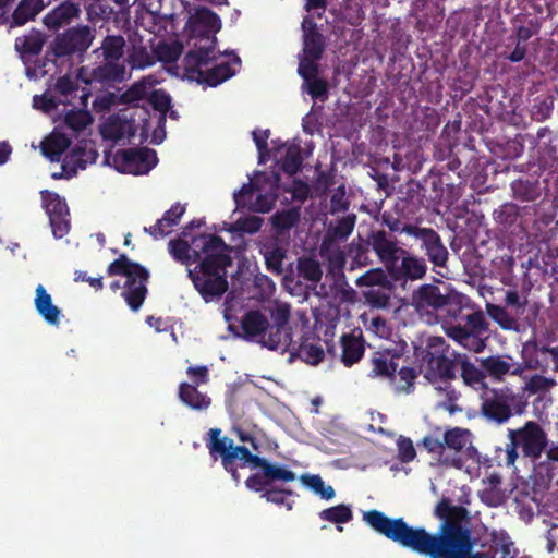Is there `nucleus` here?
Wrapping results in <instances>:
<instances>
[{
    "mask_svg": "<svg viewBox=\"0 0 558 558\" xmlns=\"http://www.w3.org/2000/svg\"><path fill=\"white\" fill-rule=\"evenodd\" d=\"M509 444L506 446L507 465H513L521 450L524 458L533 461L541 458L548 447V437L545 429L535 421H527L523 426L508 429Z\"/></svg>",
    "mask_w": 558,
    "mask_h": 558,
    "instance_id": "nucleus-7",
    "label": "nucleus"
},
{
    "mask_svg": "<svg viewBox=\"0 0 558 558\" xmlns=\"http://www.w3.org/2000/svg\"><path fill=\"white\" fill-rule=\"evenodd\" d=\"M270 179H274L276 183L280 181V177L278 173L258 172L256 174V180L254 182L243 184V186L236 193H234V202L236 204V207H244L246 205L245 198L247 196L251 197L253 193L256 191H262L263 187L260 184L265 183L266 180Z\"/></svg>",
    "mask_w": 558,
    "mask_h": 558,
    "instance_id": "nucleus-43",
    "label": "nucleus"
},
{
    "mask_svg": "<svg viewBox=\"0 0 558 558\" xmlns=\"http://www.w3.org/2000/svg\"><path fill=\"white\" fill-rule=\"evenodd\" d=\"M418 376V372L414 367L402 366L398 371L399 384L396 387L398 392L409 393L414 388V381Z\"/></svg>",
    "mask_w": 558,
    "mask_h": 558,
    "instance_id": "nucleus-64",
    "label": "nucleus"
},
{
    "mask_svg": "<svg viewBox=\"0 0 558 558\" xmlns=\"http://www.w3.org/2000/svg\"><path fill=\"white\" fill-rule=\"evenodd\" d=\"M123 68L114 64V62H107L102 66L93 70V77L102 82H114L122 78Z\"/></svg>",
    "mask_w": 558,
    "mask_h": 558,
    "instance_id": "nucleus-62",
    "label": "nucleus"
},
{
    "mask_svg": "<svg viewBox=\"0 0 558 558\" xmlns=\"http://www.w3.org/2000/svg\"><path fill=\"white\" fill-rule=\"evenodd\" d=\"M290 350L295 351L294 354L311 365H318L325 356L323 347L319 340L312 337L310 333L302 336L300 343L295 347L293 342Z\"/></svg>",
    "mask_w": 558,
    "mask_h": 558,
    "instance_id": "nucleus-31",
    "label": "nucleus"
},
{
    "mask_svg": "<svg viewBox=\"0 0 558 558\" xmlns=\"http://www.w3.org/2000/svg\"><path fill=\"white\" fill-rule=\"evenodd\" d=\"M414 353L420 362L421 372L430 384L458 378L457 363L461 353L451 349L442 337H429L426 345L415 348Z\"/></svg>",
    "mask_w": 558,
    "mask_h": 558,
    "instance_id": "nucleus-4",
    "label": "nucleus"
},
{
    "mask_svg": "<svg viewBox=\"0 0 558 558\" xmlns=\"http://www.w3.org/2000/svg\"><path fill=\"white\" fill-rule=\"evenodd\" d=\"M417 446L424 448L428 453L434 454L436 464L438 465L456 468L458 470L463 468V463L458 460V458H454V456H447L442 438L436 437L434 435H426L417 444Z\"/></svg>",
    "mask_w": 558,
    "mask_h": 558,
    "instance_id": "nucleus-29",
    "label": "nucleus"
},
{
    "mask_svg": "<svg viewBox=\"0 0 558 558\" xmlns=\"http://www.w3.org/2000/svg\"><path fill=\"white\" fill-rule=\"evenodd\" d=\"M512 195L522 202H534L539 195V185L536 180L518 179L511 184Z\"/></svg>",
    "mask_w": 558,
    "mask_h": 558,
    "instance_id": "nucleus-46",
    "label": "nucleus"
},
{
    "mask_svg": "<svg viewBox=\"0 0 558 558\" xmlns=\"http://www.w3.org/2000/svg\"><path fill=\"white\" fill-rule=\"evenodd\" d=\"M259 253L264 256L266 269L272 275L283 272V260L287 258V250L279 244L277 239H267L259 243Z\"/></svg>",
    "mask_w": 558,
    "mask_h": 558,
    "instance_id": "nucleus-24",
    "label": "nucleus"
},
{
    "mask_svg": "<svg viewBox=\"0 0 558 558\" xmlns=\"http://www.w3.org/2000/svg\"><path fill=\"white\" fill-rule=\"evenodd\" d=\"M266 182L270 183L271 192L265 193V194H262V193L258 194L256 202L253 205V210H255L257 213H268L272 208L275 201L277 198V195H278L277 192H278V183L279 182L276 183L274 179L266 180Z\"/></svg>",
    "mask_w": 558,
    "mask_h": 558,
    "instance_id": "nucleus-61",
    "label": "nucleus"
},
{
    "mask_svg": "<svg viewBox=\"0 0 558 558\" xmlns=\"http://www.w3.org/2000/svg\"><path fill=\"white\" fill-rule=\"evenodd\" d=\"M108 162L121 173L147 174L158 162L157 153L148 147L118 149Z\"/></svg>",
    "mask_w": 558,
    "mask_h": 558,
    "instance_id": "nucleus-9",
    "label": "nucleus"
},
{
    "mask_svg": "<svg viewBox=\"0 0 558 558\" xmlns=\"http://www.w3.org/2000/svg\"><path fill=\"white\" fill-rule=\"evenodd\" d=\"M318 517L323 521H327L337 524L338 531H342L340 524L350 522L353 519V512L351 506L345 504H339L322 510Z\"/></svg>",
    "mask_w": 558,
    "mask_h": 558,
    "instance_id": "nucleus-45",
    "label": "nucleus"
},
{
    "mask_svg": "<svg viewBox=\"0 0 558 558\" xmlns=\"http://www.w3.org/2000/svg\"><path fill=\"white\" fill-rule=\"evenodd\" d=\"M410 231L411 234L409 238L414 240L418 248L424 253L427 260L430 262L434 267H447L449 252L444 244L441 236L435 229L415 225V227L410 229Z\"/></svg>",
    "mask_w": 558,
    "mask_h": 558,
    "instance_id": "nucleus-12",
    "label": "nucleus"
},
{
    "mask_svg": "<svg viewBox=\"0 0 558 558\" xmlns=\"http://www.w3.org/2000/svg\"><path fill=\"white\" fill-rule=\"evenodd\" d=\"M305 90L314 100L325 101L328 98V82L324 77H316L302 84Z\"/></svg>",
    "mask_w": 558,
    "mask_h": 558,
    "instance_id": "nucleus-60",
    "label": "nucleus"
},
{
    "mask_svg": "<svg viewBox=\"0 0 558 558\" xmlns=\"http://www.w3.org/2000/svg\"><path fill=\"white\" fill-rule=\"evenodd\" d=\"M413 305L417 311H438L450 303L449 295L440 292L435 284H423L412 295Z\"/></svg>",
    "mask_w": 558,
    "mask_h": 558,
    "instance_id": "nucleus-18",
    "label": "nucleus"
},
{
    "mask_svg": "<svg viewBox=\"0 0 558 558\" xmlns=\"http://www.w3.org/2000/svg\"><path fill=\"white\" fill-rule=\"evenodd\" d=\"M524 393L510 389H487L482 397L481 412L485 418L504 424L513 415H521L527 407Z\"/></svg>",
    "mask_w": 558,
    "mask_h": 558,
    "instance_id": "nucleus-8",
    "label": "nucleus"
},
{
    "mask_svg": "<svg viewBox=\"0 0 558 558\" xmlns=\"http://www.w3.org/2000/svg\"><path fill=\"white\" fill-rule=\"evenodd\" d=\"M395 280H420L426 276V258L416 256L404 250L400 253V259L387 269Z\"/></svg>",
    "mask_w": 558,
    "mask_h": 558,
    "instance_id": "nucleus-15",
    "label": "nucleus"
},
{
    "mask_svg": "<svg viewBox=\"0 0 558 558\" xmlns=\"http://www.w3.org/2000/svg\"><path fill=\"white\" fill-rule=\"evenodd\" d=\"M80 13L78 7L70 1L62 2L44 17V24L50 29H58L76 17Z\"/></svg>",
    "mask_w": 558,
    "mask_h": 558,
    "instance_id": "nucleus-35",
    "label": "nucleus"
},
{
    "mask_svg": "<svg viewBox=\"0 0 558 558\" xmlns=\"http://www.w3.org/2000/svg\"><path fill=\"white\" fill-rule=\"evenodd\" d=\"M93 40L94 35L87 25L71 27L56 36L51 44V51L57 58L83 56Z\"/></svg>",
    "mask_w": 558,
    "mask_h": 558,
    "instance_id": "nucleus-10",
    "label": "nucleus"
},
{
    "mask_svg": "<svg viewBox=\"0 0 558 558\" xmlns=\"http://www.w3.org/2000/svg\"><path fill=\"white\" fill-rule=\"evenodd\" d=\"M369 248L368 240L364 242L361 238L357 241L353 240L348 245V257L351 259L350 268H361L372 264V259L369 257Z\"/></svg>",
    "mask_w": 558,
    "mask_h": 558,
    "instance_id": "nucleus-44",
    "label": "nucleus"
},
{
    "mask_svg": "<svg viewBox=\"0 0 558 558\" xmlns=\"http://www.w3.org/2000/svg\"><path fill=\"white\" fill-rule=\"evenodd\" d=\"M78 90V84L75 80L70 77L69 75L61 76L57 80L53 92L59 94V100H62L61 104H70V98H73L74 94Z\"/></svg>",
    "mask_w": 558,
    "mask_h": 558,
    "instance_id": "nucleus-59",
    "label": "nucleus"
},
{
    "mask_svg": "<svg viewBox=\"0 0 558 558\" xmlns=\"http://www.w3.org/2000/svg\"><path fill=\"white\" fill-rule=\"evenodd\" d=\"M194 259L199 263L189 269L187 276L206 302L220 299L228 290L227 268L232 265V247L217 234L203 233L192 239Z\"/></svg>",
    "mask_w": 558,
    "mask_h": 558,
    "instance_id": "nucleus-3",
    "label": "nucleus"
},
{
    "mask_svg": "<svg viewBox=\"0 0 558 558\" xmlns=\"http://www.w3.org/2000/svg\"><path fill=\"white\" fill-rule=\"evenodd\" d=\"M296 277L299 282L301 280L305 281L307 288H316L323 277L320 264L312 257H299L296 260Z\"/></svg>",
    "mask_w": 558,
    "mask_h": 558,
    "instance_id": "nucleus-36",
    "label": "nucleus"
},
{
    "mask_svg": "<svg viewBox=\"0 0 558 558\" xmlns=\"http://www.w3.org/2000/svg\"><path fill=\"white\" fill-rule=\"evenodd\" d=\"M93 122V117L87 110H70L64 117L65 125L74 132L85 130Z\"/></svg>",
    "mask_w": 558,
    "mask_h": 558,
    "instance_id": "nucleus-58",
    "label": "nucleus"
},
{
    "mask_svg": "<svg viewBox=\"0 0 558 558\" xmlns=\"http://www.w3.org/2000/svg\"><path fill=\"white\" fill-rule=\"evenodd\" d=\"M303 35V56L312 59H322L326 48L325 37L318 32L316 23L304 19L302 23Z\"/></svg>",
    "mask_w": 558,
    "mask_h": 558,
    "instance_id": "nucleus-22",
    "label": "nucleus"
},
{
    "mask_svg": "<svg viewBox=\"0 0 558 558\" xmlns=\"http://www.w3.org/2000/svg\"><path fill=\"white\" fill-rule=\"evenodd\" d=\"M34 305L37 313L52 326L60 324L61 310L52 303L51 295L43 284H38L35 290Z\"/></svg>",
    "mask_w": 558,
    "mask_h": 558,
    "instance_id": "nucleus-30",
    "label": "nucleus"
},
{
    "mask_svg": "<svg viewBox=\"0 0 558 558\" xmlns=\"http://www.w3.org/2000/svg\"><path fill=\"white\" fill-rule=\"evenodd\" d=\"M260 344L269 350H290L293 344L292 328L279 327L269 323V328Z\"/></svg>",
    "mask_w": 558,
    "mask_h": 558,
    "instance_id": "nucleus-37",
    "label": "nucleus"
},
{
    "mask_svg": "<svg viewBox=\"0 0 558 558\" xmlns=\"http://www.w3.org/2000/svg\"><path fill=\"white\" fill-rule=\"evenodd\" d=\"M414 10L416 11L415 28L421 33L437 28L445 16L444 7L428 0H416Z\"/></svg>",
    "mask_w": 558,
    "mask_h": 558,
    "instance_id": "nucleus-17",
    "label": "nucleus"
},
{
    "mask_svg": "<svg viewBox=\"0 0 558 558\" xmlns=\"http://www.w3.org/2000/svg\"><path fill=\"white\" fill-rule=\"evenodd\" d=\"M465 517V508L452 506L449 520L442 521L435 533L411 526L403 518H389L376 509L365 511L363 521L378 534L427 558H496L489 551H473L472 534L462 525ZM510 546L502 545V558L510 555Z\"/></svg>",
    "mask_w": 558,
    "mask_h": 558,
    "instance_id": "nucleus-1",
    "label": "nucleus"
},
{
    "mask_svg": "<svg viewBox=\"0 0 558 558\" xmlns=\"http://www.w3.org/2000/svg\"><path fill=\"white\" fill-rule=\"evenodd\" d=\"M70 145L71 140L65 134L54 130L41 142V153L50 161L59 162Z\"/></svg>",
    "mask_w": 558,
    "mask_h": 558,
    "instance_id": "nucleus-34",
    "label": "nucleus"
},
{
    "mask_svg": "<svg viewBox=\"0 0 558 558\" xmlns=\"http://www.w3.org/2000/svg\"><path fill=\"white\" fill-rule=\"evenodd\" d=\"M303 163V157L301 154V148L298 145L290 146L282 160H281V169L284 173H288L290 175L296 174Z\"/></svg>",
    "mask_w": 558,
    "mask_h": 558,
    "instance_id": "nucleus-56",
    "label": "nucleus"
},
{
    "mask_svg": "<svg viewBox=\"0 0 558 558\" xmlns=\"http://www.w3.org/2000/svg\"><path fill=\"white\" fill-rule=\"evenodd\" d=\"M488 315L505 330H514L518 328V320L506 308L499 305H489Z\"/></svg>",
    "mask_w": 558,
    "mask_h": 558,
    "instance_id": "nucleus-57",
    "label": "nucleus"
},
{
    "mask_svg": "<svg viewBox=\"0 0 558 558\" xmlns=\"http://www.w3.org/2000/svg\"><path fill=\"white\" fill-rule=\"evenodd\" d=\"M268 328V318L258 310H250L242 316L241 329L245 340L260 343Z\"/></svg>",
    "mask_w": 558,
    "mask_h": 558,
    "instance_id": "nucleus-21",
    "label": "nucleus"
},
{
    "mask_svg": "<svg viewBox=\"0 0 558 558\" xmlns=\"http://www.w3.org/2000/svg\"><path fill=\"white\" fill-rule=\"evenodd\" d=\"M400 357L401 355L396 350L375 352L371 359L372 368L368 376L389 379L391 383H395L397 379L396 372L399 366L398 360Z\"/></svg>",
    "mask_w": 558,
    "mask_h": 558,
    "instance_id": "nucleus-19",
    "label": "nucleus"
},
{
    "mask_svg": "<svg viewBox=\"0 0 558 558\" xmlns=\"http://www.w3.org/2000/svg\"><path fill=\"white\" fill-rule=\"evenodd\" d=\"M179 399L182 403L196 411H205L211 404V399L197 390L195 385L181 383L179 386Z\"/></svg>",
    "mask_w": 558,
    "mask_h": 558,
    "instance_id": "nucleus-38",
    "label": "nucleus"
},
{
    "mask_svg": "<svg viewBox=\"0 0 558 558\" xmlns=\"http://www.w3.org/2000/svg\"><path fill=\"white\" fill-rule=\"evenodd\" d=\"M148 101L150 106L160 112L158 129L154 131V140L155 144H160L165 137V123H166V114L171 107V97L163 89H155L149 95Z\"/></svg>",
    "mask_w": 558,
    "mask_h": 558,
    "instance_id": "nucleus-32",
    "label": "nucleus"
},
{
    "mask_svg": "<svg viewBox=\"0 0 558 558\" xmlns=\"http://www.w3.org/2000/svg\"><path fill=\"white\" fill-rule=\"evenodd\" d=\"M185 205L181 203H175L168 209L163 216L156 221L155 225L149 228H144V231L150 234L154 239H162L169 235L172 231V228L179 225L182 216L185 213Z\"/></svg>",
    "mask_w": 558,
    "mask_h": 558,
    "instance_id": "nucleus-23",
    "label": "nucleus"
},
{
    "mask_svg": "<svg viewBox=\"0 0 558 558\" xmlns=\"http://www.w3.org/2000/svg\"><path fill=\"white\" fill-rule=\"evenodd\" d=\"M356 221L354 214L347 215L339 219L333 227L328 229L327 235L323 240L320 252L327 248L329 240H345L353 231Z\"/></svg>",
    "mask_w": 558,
    "mask_h": 558,
    "instance_id": "nucleus-41",
    "label": "nucleus"
},
{
    "mask_svg": "<svg viewBox=\"0 0 558 558\" xmlns=\"http://www.w3.org/2000/svg\"><path fill=\"white\" fill-rule=\"evenodd\" d=\"M192 32L197 40L192 50L217 48L216 34L221 29V20L214 11L201 7L191 16Z\"/></svg>",
    "mask_w": 558,
    "mask_h": 558,
    "instance_id": "nucleus-11",
    "label": "nucleus"
},
{
    "mask_svg": "<svg viewBox=\"0 0 558 558\" xmlns=\"http://www.w3.org/2000/svg\"><path fill=\"white\" fill-rule=\"evenodd\" d=\"M100 48L107 62H117L123 57L125 39L122 35H107Z\"/></svg>",
    "mask_w": 558,
    "mask_h": 558,
    "instance_id": "nucleus-49",
    "label": "nucleus"
},
{
    "mask_svg": "<svg viewBox=\"0 0 558 558\" xmlns=\"http://www.w3.org/2000/svg\"><path fill=\"white\" fill-rule=\"evenodd\" d=\"M45 38L43 33L34 31L15 39V48L22 54L37 56L43 49Z\"/></svg>",
    "mask_w": 558,
    "mask_h": 558,
    "instance_id": "nucleus-50",
    "label": "nucleus"
},
{
    "mask_svg": "<svg viewBox=\"0 0 558 558\" xmlns=\"http://www.w3.org/2000/svg\"><path fill=\"white\" fill-rule=\"evenodd\" d=\"M367 240L371 248L385 265L386 270L400 259V253L403 248L399 246V242L393 234L384 229L372 230L367 235Z\"/></svg>",
    "mask_w": 558,
    "mask_h": 558,
    "instance_id": "nucleus-14",
    "label": "nucleus"
},
{
    "mask_svg": "<svg viewBox=\"0 0 558 558\" xmlns=\"http://www.w3.org/2000/svg\"><path fill=\"white\" fill-rule=\"evenodd\" d=\"M527 210V207H519L514 203H505L494 210V220L505 228L513 226L517 220Z\"/></svg>",
    "mask_w": 558,
    "mask_h": 558,
    "instance_id": "nucleus-48",
    "label": "nucleus"
},
{
    "mask_svg": "<svg viewBox=\"0 0 558 558\" xmlns=\"http://www.w3.org/2000/svg\"><path fill=\"white\" fill-rule=\"evenodd\" d=\"M300 219L301 208L298 206H293L288 209L276 211L270 217V222L278 234H283L286 231H289L290 229L295 227L299 223Z\"/></svg>",
    "mask_w": 558,
    "mask_h": 558,
    "instance_id": "nucleus-40",
    "label": "nucleus"
},
{
    "mask_svg": "<svg viewBox=\"0 0 558 558\" xmlns=\"http://www.w3.org/2000/svg\"><path fill=\"white\" fill-rule=\"evenodd\" d=\"M207 448L214 460L220 458L223 469L231 475L236 483L240 482L239 469L250 468L258 469L245 480L247 489L260 493V497L266 501L277 506H284L287 510H292L293 500L288 497L294 495V492L277 483H290L296 480V474L286 465L272 463L267 459L253 453L247 447L234 445L232 438L221 436L220 428H210L208 432Z\"/></svg>",
    "mask_w": 558,
    "mask_h": 558,
    "instance_id": "nucleus-2",
    "label": "nucleus"
},
{
    "mask_svg": "<svg viewBox=\"0 0 558 558\" xmlns=\"http://www.w3.org/2000/svg\"><path fill=\"white\" fill-rule=\"evenodd\" d=\"M365 302L374 308H387L390 306V295L383 289L372 288L363 292Z\"/></svg>",
    "mask_w": 558,
    "mask_h": 558,
    "instance_id": "nucleus-63",
    "label": "nucleus"
},
{
    "mask_svg": "<svg viewBox=\"0 0 558 558\" xmlns=\"http://www.w3.org/2000/svg\"><path fill=\"white\" fill-rule=\"evenodd\" d=\"M300 481L322 499L330 500L336 496L333 487L326 485L323 478L317 474H302Z\"/></svg>",
    "mask_w": 558,
    "mask_h": 558,
    "instance_id": "nucleus-51",
    "label": "nucleus"
},
{
    "mask_svg": "<svg viewBox=\"0 0 558 558\" xmlns=\"http://www.w3.org/2000/svg\"><path fill=\"white\" fill-rule=\"evenodd\" d=\"M156 56L149 52L148 49L142 45H133L132 50L128 56V63L131 69H146L154 65Z\"/></svg>",
    "mask_w": 558,
    "mask_h": 558,
    "instance_id": "nucleus-53",
    "label": "nucleus"
},
{
    "mask_svg": "<svg viewBox=\"0 0 558 558\" xmlns=\"http://www.w3.org/2000/svg\"><path fill=\"white\" fill-rule=\"evenodd\" d=\"M355 284L360 288L368 287L369 289L375 287L386 288L389 286L388 277L384 269L372 268L364 272L355 280Z\"/></svg>",
    "mask_w": 558,
    "mask_h": 558,
    "instance_id": "nucleus-55",
    "label": "nucleus"
},
{
    "mask_svg": "<svg viewBox=\"0 0 558 558\" xmlns=\"http://www.w3.org/2000/svg\"><path fill=\"white\" fill-rule=\"evenodd\" d=\"M513 35L511 38L527 41L537 35L542 27L539 17L531 14L519 13L512 19Z\"/></svg>",
    "mask_w": 558,
    "mask_h": 558,
    "instance_id": "nucleus-33",
    "label": "nucleus"
},
{
    "mask_svg": "<svg viewBox=\"0 0 558 558\" xmlns=\"http://www.w3.org/2000/svg\"><path fill=\"white\" fill-rule=\"evenodd\" d=\"M182 51L183 46L178 40L171 43L160 41L154 49L156 60L162 63H173L178 61Z\"/></svg>",
    "mask_w": 558,
    "mask_h": 558,
    "instance_id": "nucleus-52",
    "label": "nucleus"
},
{
    "mask_svg": "<svg viewBox=\"0 0 558 558\" xmlns=\"http://www.w3.org/2000/svg\"><path fill=\"white\" fill-rule=\"evenodd\" d=\"M104 140L118 143L123 140H131L137 132L135 121L125 112L113 113L99 128Z\"/></svg>",
    "mask_w": 558,
    "mask_h": 558,
    "instance_id": "nucleus-16",
    "label": "nucleus"
},
{
    "mask_svg": "<svg viewBox=\"0 0 558 558\" xmlns=\"http://www.w3.org/2000/svg\"><path fill=\"white\" fill-rule=\"evenodd\" d=\"M459 371L463 384L474 390H487L485 372L477 367L465 353H461L458 363L457 372Z\"/></svg>",
    "mask_w": 558,
    "mask_h": 558,
    "instance_id": "nucleus-26",
    "label": "nucleus"
},
{
    "mask_svg": "<svg viewBox=\"0 0 558 558\" xmlns=\"http://www.w3.org/2000/svg\"><path fill=\"white\" fill-rule=\"evenodd\" d=\"M341 361L348 367L359 362L365 351L363 340L351 333H345L341 337Z\"/></svg>",
    "mask_w": 558,
    "mask_h": 558,
    "instance_id": "nucleus-39",
    "label": "nucleus"
},
{
    "mask_svg": "<svg viewBox=\"0 0 558 558\" xmlns=\"http://www.w3.org/2000/svg\"><path fill=\"white\" fill-rule=\"evenodd\" d=\"M469 437L470 432L460 427L448 429L442 434V442L445 445L447 456H454V458H458L463 465L465 464L463 450L466 449L469 456H471V452H476V449L472 445L468 446L470 442Z\"/></svg>",
    "mask_w": 558,
    "mask_h": 558,
    "instance_id": "nucleus-20",
    "label": "nucleus"
},
{
    "mask_svg": "<svg viewBox=\"0 0 558 558\" xmlns=\"http://www.w3.org/2000/svg\"><path fill=\"white\" fill-rule=\"evenodd\" d=\"M41 199L49 216L52 233L57 239H62L70 230V211L63 198L57 193L43 191Z\"/></svg>",
    "mask_w": 558,
    "mask_h": 558,
    "instance_id": "nucleus-13",
    "label": "nucleus"
},
{
    "mask_svg": "<svg viewBox=\"0 0 558 558\" xmlns=\"http://www.w3.org/2000/svg\"><path fill=\"white\" fill-rule=\"evenodd\" d=\"M41 8L40 0H21L12 14L10 27L22 26L34 20Z\"/></svg>",
    "mask_w": 558,
    "mask_h": 558,
    "instance_id": "nucleus-42",
    "label": "nucleus"
},
{
    "mask_svg": "<svg viewBox=\"0 0 558 558\" xmlns=\"http://www.w3.org/2000/svg\"><path fill=\"white\" fill-rule=\"evenodd\" d=\"M87 20L93 24L107 22L114 14L113 8L105 0H92L86 7Z\"/></svg>",
    "mask_w": 558,
    "mask_h": 558,
    "instance_id": "nucleus-54",
    "label": "nucleus"
},
{
    "mask_svg": "<svg viewBox=\"0 0 558 558\" xmlns=\"http://www.w3.org/2000/svg\"><path fill=\"white\" fill-rule=\"evenodd\" d=\"M107 274L126 278L122 296L130 310L137 312L148 293L149 271L143 265L131 260L125 254H121L109 264Z\"/></svg>",
    "mask_w": 558,
    "mask_h": 558,
    "instance_id": "nucleus-6",
    "label": "nucleus"
},
{
    "mask_svg": "<svg viewBox=\"0 0 558 558\" xmlns=\"http://www.w3.org/2000/svg\"><path fill=\"white\" fill-rule=\"evenodd\" d=\"M86 143L77 144L71 149V151L63 158L61 163V170L53 172L51 178L54 180L70 179L77 173L78 169H85L88 159L84 158L87 156Z\"/></svg>",
    "mask_w": 558,
    "mask_h": 558,
    "instance_id": "nucleus-25",
    "label": "nucleus"
},
{
    "mask_svg": "<svg viewBox=\"0 0 558 558\" xmlns=\"http://www.w3.org/2000/svg\"><path fill=\"white\" fill-rule=\"evenodd\" d=\"M169 253L174 260L182 265L190 266L193 263H199V259H194V245L183 239L171 240L168 244Z\"/></svg>",
    "mask_w": 558,
    "mask_h": 558,
    "instance_id": "nucleus-47",
    "label": "nucleus"
},
{
    "mask_svg": "<svg viewBox=\"0 0 558 558\" xmlns=\"http://www.w3.org/2000/svg\"><path fill=\"white\" fill-rule=\"evenodd\" d=\"M220 52L215 49L189 50L183 58L186 77L198 84L216 87L235 74L229 62L217 64Z\"/></svg>",
    "mask_w": 558,
    "mask_h": 558,
    "instance_id": "nucleus-5",
    "label": "nucleus"
},
{
    "mask_svg": "<svg viewBox=\"0 0 558 558\" xmlns=\"http://www.w3.org/2000/svg\"><path fill=\"white\" fill-rule=\"evenodd\" d=\"M527 365L530 368L541 371L542 373H546L549 369L558 373V347L535 344Z\"/></svg>",
    "mask_w": 558,
    "mask_h": 558,
    "instance_id": "nucleus-27",
    "label": "nucleus"
},
{
    "mask_svg": "<svg viewBox=\"0 0 558 558\" xmlns=\"http://www.w3.org/2000/svg\"><path fill=\"white\" fill-rule=\"evenodd\" d=\"M511 357L508 355H489L481 360V367L485 372V378L490 377L495 380H504L507 374L518 375L521 368L513 367Z\"/></svg>",
    "mask_w": 558,
    "mask_h": 558,
    "instance_id": "nucleus-28",
    "label": "nucleus"
}]
</instances>
